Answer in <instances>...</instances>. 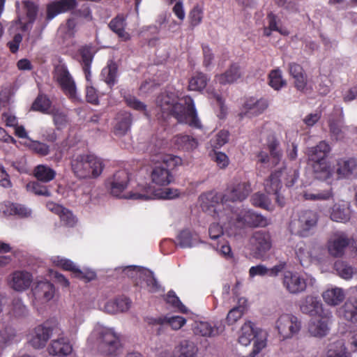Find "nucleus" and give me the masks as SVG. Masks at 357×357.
Segmentation results:
<instances>
[{
	"label": "nucleus",
	"mask_w": 357,
	"mask_h": 357,
	"mask_svg": "<svg viewBox=\"0 0 357 357\" xmlns=\"http://www.w3.org/2000/svg\"><path fill=\"white\" fill-rule=\"evenodd\" d=\"M33 174L39 181L47 183L53 180L56 176V172L47 165H40L34 168Z\"/></svg>",
	"instance_id": "42"
},
{
	"label": "nucleus",
	"mask_w": 357,
	"mask_h": 357,
	"mask_svg": "<svg viewBox=\"0 0 357 357\" xmlns=\"http://www.w3.org/2000/svg\"><path fill=\"white\" fill-rule=\"evenodd\" d=\"M26 188L29 191L37 195L45 197L51 196V192L45 185H43L38 181L30 182L26 185Z\"/></svg>",
	"instance_id": "54"
},
{
	"label": "nucleus",
	"mask_w": 357,
	"mask_h": 357,
	"mask_svg": "<svg viewBox=\"0 0 357 357\" xmlns=\"http://www.w3.org/2000/svg\"><path fill=\"white\" fill-rule=\"evenodd\" d=\"M77 7L76 0H54L47 6V22L41 28L43 31L49 21L54 19L57 15L63 13H73V10Z\"/></svg>",
	"instance_id": "10"
},
{
	"label": "nucleus",
	"mask_w": 357,
	"mask_h": 357,
	"mask_svg": "<svg viewBox=\"0 0 357 357\" xmlns=\"http://www.w3.org/2000/svg\"><path fill=\"white\" fill-rule=\"evenodd\" d=\"M61 220L66 225L72 227L75 224V218L68 209L63 208V211L59 213Z\"/></svg>",
	"instance_id": "64"
},
{
	"label": "nucleus",
	"mask_w": 357,
	"mask_h": 357,
	"mask_svg": "<svg viewBox=\"0 0 357 357\" xmlns=\"http://www.w3.org/2000/svg\"><path fill=\"white\" fill-rule=\"evenodd\" d=\"M269 85L275 90H280L287 84L284 79H282V72L277 69L271 71L269 76Z\"/></svg>",
	"instance_id": "50"
},
{
	"label": "nucleus",
	"mask_w": 357,
	"mask_h": 357,
	"mask_svg": "<svg viewBox=\"0 0 357 357\" xmlns=\"http://www.w3.org/2000/svg\"><path fill=\"white\" fill-rule=\"evenodd\" d=\"M222 328L219 327L213 326L207 321L195 322L193 326V331L195 334L199 335L204 337H212L218 335Z\"/></svg>",
	"instance_id": "33"
},
{
	"label": "nucleus",
	"mask_w": 357,
	"mask_h": 357,
	"mask_svg": "<svg viewBox=\"0 0 357 357\" xmlns=\"http://www.w3.org/2000/svg\"><path fill=\"white\" fill-rule=\"evenodd\" d=\"M241 77L240 67L232 64L224 73L215 76V80L220 84H232Z\"/></svg>",
	"instance_id": "31"
},
{
	"label": "nucleus",
	"mask_w": 357,
	"mask_h": 357,
	"mask_svg": "<svg viewBox=\"0 0 357 357\" xmlns=\"http://www.w3.org/2000/svg\"><path fill=\"white\" fill-rule=\"evenodd\" d=\"M117 69L116 63L110 61L102 70L101 75L102 79L110 87L116 82Z\"/></svg>",
	"instance_id": "44"
},
{
	"label": "nucleus",
	"mask_w": 357,
	"mask_h": 357,
	"mask_svg": "<svg viewBox=\"0 0 357 357\" xmlns=\"http://www.w3.org/2000/svg\"><path fill=\"white\" fill-rule=\"evenodd\" d=\"M296 254L303 266H308L312 260L317 259L310 248L305 245H298Z\"/></svg>",
	"instance_id": "43"
},
{
	"label": "nucleus",
	"mask_w": 357,
	"mask_h": 357,
	"mask_svg": "<svg viewBox=\"0 0 357 357\" xmlns=\"http://www.w3.org/2000/svg\"><path fill=\"white\" fill-rule=\"evenodd\" d=\"M250 183L248 182L239 183L226 190L222 200L223 203L241 202L251 192Z\"/></svg>",
	"instance_id": "16"
},
{
	"label": "nucleus",
	"mask_w": 357,
	"mask_h": 357,
	"mask_svg": "<svg viewBox=\"0 0 357 357\" xmlns=\"http://www.w3.org/2000/svg\"><path fill=\"white\" fill-rule=\"evenodd\" d=\"M266 145L270 152V157L266 153L261 151L257 155L258 161L261 163L267 164L268 167L280 165L278 170L281 169L282 174H284L286 168L284 166V162L282 161V152L278 149L279 142L274 136L271 135L268 138Z\"/></svg>",
	"instance_id": "6"
},
{
	"label": "nucleus",
	"mask_w": 357,
	"mask_h": 357,
	"mask_svg": "<svg viewBox=\"0 0 357 357\" xmlns=\"http://www.w3.org/2000/svg\"><path fill=\"white\" fill-rule=\"evenodd\" d=\"M166 318V324L169 327H171L174 330L180 329L185 324V319L180 316L172 317L169 318Z\"/></svg>",
	"instance_id": "62"
},
{
	"label": "nucleus",
	"mask_w": 357,
	"mask_h": 357,
	"mask_svg": "<svg viewBox=\"0 0 357 357\" xmlns=\"http://www.w3.org/2000/svg\"><path fill=\"white\" fill-rule=\"evenodd\" d=\"M330 134L333 139L340 140L344 137V133L339 123L335 120L329 121Z\"/></svg>",
	"instance_id": "58"
},
{
	"label": "nucleus",
	"mask_w": 357,
	"mask_h": 357,
	"mask_svg": "<svg viewBox=\"0 0 357 357\" xmlns=\"http://www.w3.org/2000/svg\"><path fill=\"white\" fill-rule=\"evenodd\" d=\"M15 337L14 330L9 326L0 329V343L6 344Z\"/></svg>",
	"instance_id": "63"
},
{
	"label": "nucleus",
	"mask_w": 357,
	"mask_h": 357,
	"mask_svg": "<svg viewBox=\"0 0 357 357\" xmlns=\"http://www.w3.org/2000/svg\"><path fill=\"white\" fill-rule=\"evenodd\" d=\"M207 82L208 78L204 74L197 73L190 79L188 88L191 91H200L206 87Z\"/></svg>",
	"instance_id": "47"
},
{
	"label": "nucleus",
	"mask_w": 357,
	"mask_h": 357,
	"mask_svg": "<svg viewBox=\"0 0 357 357\" xmlns=\"http://www.w3.org/2000/svg\"><path fill=\"white\" fill-rule=\"evenodd\" d=\"M11 312L16 317H24L27 314V308L20 298H15L12 301Z\"/></svg>",
	"instance_id": "55"
},
{
	"label": "nucleus",
	"mask_w": 357,
	"mask_h": 357,
	"mask_svg": "<svg viewBox=\"0 0 357 357\" xmlns=\"http://www.w3.org/2000/svg\"><path fill=\"white\" fill-rule=\"evenodd\" d=\"M32 282L31 275L26 271H15L10 275V287L17 291L27 289Z\"/></svg>",
	"instance_id": "22"
},
{
	"label": "nucleus",
	"mask_w": 357,
	"mask_h": 357,
	"mask_svg": "<svg viewBox=\"0 0 357 357\" xmlns=\"http://www.w3.org/2000/svg\"><path fill=\"white\" fill-rule=\"evenodd\" d=\"M124 100L128 107L139 112H142L146 116H149L146 110V105L135 96L131 95L125 96Z\"/></svg>",
	"instance_id": "53"
},
{
	"label": "nucleus",
	"mask_w": 357,
	"mask_h": 357,
	"mask_svg": "<svg viewBox=\"0 0 357 357\" xmlns=\"http://www.w3.org/2000/svg\"><path fill=\"white\" fill-rule=\"evenodd\" d=\"M154 166L151 173V181L158 185H167L173 181L171 169L181 162V158L172 155H155L152 160Z\"/></svg>",
	"instance_id": "4"
},
{
	"label": "nucleus",
	"mask_w": 357,
	"mask_h": 357,
	"mask_svg": "<svg viewBox=\"0 0 357 357\" xmlns=\"http://www.w3.org/2000/svg\"><path fill=\"white\" fill-rule=\"evenodd\" d=\"M245 311V307L243 305H238L233 307L227 314L226 321L229 325L235 324L239 319L241 318Z\"/></svg>",
	"instance_id": "56"
},
{
	"label": "nucleus",
	"mask_w": 357,
	"mask_h": 357,
	"mask_svg": "<svg viewBox=\"0 0 357 357\" xmlns=\"http://www.w3.org/2000/svg\"><path fill=\"white\" fill-rule=\"evenodd\" d=\"M47 350L52 356H67L72 352L73 348L67 338L61 337L52 340Z\"/></svg>",
	"instance_id": "26"
},
{
	"label": "nucleus",
	"mask_w": 357,
	"mask_h": 357,
	"mask_svg": "<svg viewBox=\"0 0 357 357\" xmlns=\"http://www.w3.org/2000/svg\"><path fill=\"white\" fill-rule=\"evenodd\" d=\"M312 166L317 178L324 179L329 177L330 168L326 160L312 162Z\"/></svg>",
	"instance_id": "48"
},
{
	"label": "nucleus",
	"mask_w": 357,
	"mask_h": 357,
	"mask_svg": "<svg viewBox=\"0 0 357 357\" xmlns=\"http://www.w3.org/2000/svg\"><path fill=\"white\" fill-rule=\"evenodd\" d=\"M54 77L66 95H68L70 98H75V84L65 66H58L56 67Z\"/></svg>",
	"instance_id": "12"
},
{
	"label": "nucleus",
	"mask_w": 357,
	"mask_h": 357,
	"mask_svg": "<svg viewBox=\"0 0 357 357\" xmlns=\"http://www.w3.org/2000/svg\"><path fill=\"white\" fill-rule=\"evenodd\" d=\"M72 14L75 17L82 18L87 22L91 21L93 19L91 10L88 3H84L73 10Z\"/></svg>",
	"instance_id": "52"
},
{
	"label": "nucleus",
	"mask_w": 357,
	"mask_h": 357,
	"mask_svg": "<svg viewBox=\"0 0 357 357\" xmlns=\"http://www.w3.org/2000/svg\"><path fill=\"white\" fill-rule=\"evenodd\" d=\"M282 282L290 294H298L305 291L307 287H313L316 280L307 273L298 274L287 271L284 274Z\"/></svg>",
	"instance_id": "5"
},
{
	"label": "nucleus",
	"mask_w": 357,
	"mask_h": 357,
	"mask_svg": "<svg viewBox=\"0 0 357 357\" xmlns=\"http://www.w3.org/2000/svg\"><path fill=\"white\" fill-rule=\"evenodd\" d=\"M350 240L343 233L335 234L328 243V251L334 257H342L349 245Z\"/></svg>",
	"instance_id": "19"
},
{
	"label": "nucleus",
	"mask_w": 357,
	"mask_h": 357,
	"mask_svg": "<svg viewBox=\"0 0 357 357\" xmlns=\"http://www.w3.org/2000/svg\"><path fill=\"white\" fill-rule=\"evenodd\" d=\"M350 210L347 204H335L331 213V218L335 222H346L349 220Z\"/></svg>",
	"instance_id": "41"
},
{
	"label": "nucleus",
	"mask_w": 357,
	"mask_h": 357,
	"mask_svg": "<svg viewBox=\"0 0 357 357\" xmlns=\"http://www.w3.org/2000/svg\"><path fill=\"white\" fill-rule=\"evenodd\" d=\"M132 268L133 271L139 273V278L146 282L149 291L156 292L159 291L160 285L158 284L152 271L140 266H134Z\"/></svg>",
	"instance_id": "32"
},
{
	"label": "nucleus",
	"mask_w": 357,
	"mask_h": 357,
	"mask_svg": "<svg viewBox=\"0 0 357 357\" xmlns=\"http://www.w3.org/2000/svg\"><path fill=\"white\" fill-rule=\"evenodd\" d=\"M156 104L164 117L172 116L180 123L188 124L197 129L202 128L190 96L179 98L173 93H162L158 97Z\"/></svg>",
	"instance_id": "1"
},
{
	"label": "nucleus",
	"mask_w": 357,
	"mask_h": 357,
	"mask_svg": "<svg viewBox=\"0 0 357 357\" xmlns=\"http://www.w3.org/2000/svg\"><path fill=\"white\" fill-rule=\"evenodd\" d=\"M261 333H264V332L257 328H255L254 324L251 321H247L241 327L238 342L243 346H248L255 337L261 335Z\"/></svg>",
	"instance_id": "24"
},
{
	"label": "nucleus",
	"mask_w": 357,
	"mask_h": 357,
	"mask_svg": "<svg viewBox=\"0 0 357 357\" xmlns=\"http://www.w3.org/2000/svg\"><path fill=\"white\" fill-rule=\"evenodd\" d=\"M337 274L345 280L351 279L356 272V269L349 263L338 260L334 264Z\"/></svg>",
	"instance_id": "45"
},
{
	"label": "nucleus",
	"mask_w": 357,
	"mask_h": 357,
	"mask_svg": "<svg viewBox=\"0 0 357 357\" xmlns=\"http://www.w3.org/2000/svg\"><path fill=\"white\" fill-rule=\"evenodd\" d=\"M23 5L26 14V17L29 19V22L30 23H33L38 13L37 6L34 3L29 1H24Z\"/></svg>",
	"instance_id": "59"
},
{
	"label": "nucleus",
	"mask_w": 357,
	"mask_h": 357,
	"mask_svg": "<svg viewBox=\"0 0 357 357\" xmlns=\"http://www.w3.org/2000/svg\"><path fill=\"white\" fill-rule=\"evenodd\" d=\"M197 352V348L194 342L189 340H183L179 346L178 357H195Z\"/></svg>",
	"instance_id": "49"
},
{
	"label": "nucleus",
	"mask_w": 357,
	"mask_h": 357,
	"mask_svg": "<svg viewBox=\"0 0 357 357\" xmlns=\"http://www.w3.org/2000/svg\"><path fill=\"white\" fill-rule=\"evenodd\" d=\"M178 196L177 189L165 188L149 192L147 190L144 193H130L126 198L130 199L148 200L153 199H171Z\"/></svg>",
	"instance_id": "18"
},
{
	"label": "nucleus",
	"mask_w": 357,
	"mask_h": 357,
	"mask_svg": "<svg viewBox=\"0 0 357 357\" xmlns=\"http://www.w3.org/2000/svg\"><path fill=\"white\" fill-rule=\"evenodd\" d=\"M331 150L330 146L325 141H321L316 146L308 150L307 155L312 162L326 160V157Z\"/></svg>",
	"instance_id": "30"
},
{
	"label": "nucleus",
	"mask_w": 357,
	"mask_h": 357,
	"mask_svg": "<svg viewBox=\"0 0 357 357\" xmlns=\"http://www.w3.org/2000/svg\"><path fill=\"white\" fill-rule=\"evenodd\" d=\"M166 301L181 312H184L185 310V307L182 304L179 298L176 296L174 291H169L167 293Z\"/></svg>",
	"instance_id": "61"
},
{
	"label": "nucleus",
	"mask_w": 357,
	"mask_h": 357,
	"mask_svg": "<svg viewBox=\"0 0 357 357\" xmlns=\"http://www.w3.org/2000/svg\"><path fill=\"white\" fill-rule=\"evenodd\" d=\"M337 166L336 173L339 178L357 176V160L354 158L341 159L338 160Z\"/></svg>",
	"instance_id": "23"
},
{
	"label": "nucleus",
	"mask_w": 357,
	"mask_h": 357,
	"mask_svg": "<svg viewBox=\"0 0 357 357\" xmlns=\"http://www.w3.org/2000/svg\"><path fill=\"white\" fill-rule=\"evenodd\" d=\"M331 317L317 316L312 319L308 326V331L310 335L318 337L326 336L329 331L328 324Z\"/></svg>",
	"instance_id": "21"
},
{
	"label": "nucleus",
	"mask_w": 357,
	"mask_h": 357,
	"mask_svg": "<svg viewBox=\"0 0 357 357\" xmlns=\"http://www.w3.org/2000/svg\"><path fill=\"white\" fill-rule=\"evenodd\" d=\"M229 132L227 130H220L215 139L211 140L212 146L215 149H219L225 144L228 141Z\"/></svg>",
	"instance_id": "60"
},
{
	"label": "nucleus",
	"mask_w": 357,
	"mask_h": 357,
	"mask_svg": "<svg viewBox=\"0 0 357 357\" xmlns=\"http://www.w3.org/2000/svg\"><path fill=\"white\" fill-rule=\"evenodd\" d=\"M93 49L89 46L84 47L80 50L82 69L87 81H90V68L93 59Z\"/></svg>",
	"instance_id": "36"
},
{
	"label": "nucleus",
	"mask_w": 357,
	"mask_h": 357,
	"mask_svg": "<svg viewBox=\"0 0 357 357\" xmlns=\"http://www.w3.org/2000/svg\"><path fill=\"white\" fill-rule=\"evenodd\" d=\"M300 310L303 313L311 317H332L331 312L329 310L323 308V304L321 300L314 296H306L301 302Z\"/></svg>",
	"instance_id": "11"
},
{
	"label": "nucleus",
	"mask_w": 357,
	"mask_h": 357,
	"mask_svg": "<svg viewBox=\"0 0 357 357\" xmlns=\"http://www.w3.org/2000/svg\"><path fill=\"white\" fill-rule=\"evenodd\" d=\"M340 317L351 323L357 322V298H349L339 308Z\"/></svg>",
	"instance_id": "28"
},
{
	"label": "nucleus",
	"mask_w": 357,
	"mask_h": 357,
	"mask_svg": "<svg viewBox=\"0 0 357 357\" xmlns=\"http://www.w3.org/2000/svg\"><path fill=\"white\" fill-rule=\"evenodd\" d=\"M173 142L178 149L185 151L193 150L198 146L197 140L187 135H179L175 136L173 138Z\"/></svg>",
	"instance_id": "35"
},
{
	"label": "nucleus",
	"mask_w": 357,
	"mask_h": 357,
	"mask_svg": "<svg viewBox=\"0 0 357 357\" xmlns=\"http://www.w3.org/2000/svg\"><path fill=\"white\" fill-rule=\"evenodd\" d=\"M96 340L98 351L107 356H116L122 349L120 335L112 328L97 325L91 335Z\"/></svg>",
	"instance_id": "2"
},
{
	"label": "nucleus",
	"mask_w": 357,
	"mask_h": 357,
	"mask_svg": "<svg viewBox=\"0 0 357 357\" xmlns=\"http://www.w3.org/2000/svg\"><path fill=\"white\" fill-rule=\"evenodd\" d=\"M250 243L257 258L263 257L271 248L270 234L265 231H255L250 238Z\"/></svg>",
	"instance_id": "15"
},
{
	"label": "nucleus",
	"mask_w": 357,
	"mask_h": 357,
	"mask_svg": "<svg viewBox=\"0 0 357 357\" xmlns=\"http://www.w3.org/2000/svg\"><path fill=\"white\" fill-rule=\"evenodd\" d=\"M100 158L91 154L74 155L71 160V169L78 178H91L99 176L103 169Z\"/></svg>",
	"instance_id": "3"
},
{
	"label": "nucleus",
	"mask_w": 357,
	"mask_h": 357,
	"mask_svg": "<svg viewBox=\"0 0 357 357\" xmlns=\"http://www.w3.org/2000/svg\"><path fill=\"white\" fill-rule=\"evenodd\" d=\"M32 291L35 299L41 303L50 301L55 291L54 285L47 280L38 282Z\"/></svg>",
	"instance_id": "20"
},
{
	"label": "nucleus",
	"mask_w": 357,
	"mask_h": 357,
	"mask_svg": "<svg viewBox=\"0 0 357 357\" xmlns=\"http://www.w3.org/2000/svg\"><path fill=\"white\" fill-rule=\"evenodd\" d=\"M50 107V100L44 96H39L32 105L33 110L45 112Z\"/></svg>",
	"instance_id": "57"
},
{
	"label": "nucleus",
	"mask_w": 357,
	"mask_h": 357,
	"mask_svg": "<svg viewBox=\"0 0 357 357\" xmlns=\"http://www.w3.org/2000/svg\"><path fill=\"white\" fill-rule=\"evenodd\" d=\"M236 220L240 227L245 226L266 227L269 223L266 218L250 210L241 211L236 215Z\"/></svg>",
	"instance_id": "14"
},
{
	"label": "nucleus",
	"mask_w": 357,
	"mask_h": 357,
	"mask_svg": "<svg viewBox=\"0 0 357 357\" xmlns=\"http://www.w3.org/2000/svg\"><path fill=\"white\" fill-rule=\"evenodd\" d=\"M129 181V174L127 171L122 169L116 172L107 181L110 193L115 197L127 199L126 197H128L131 192L123 196H121V194L127 188Z\"/></svg>",
	"instance_id": "13"
},
{
	"label": "nucleus",
	"mask_w": 357,
	"mask_h": 357,
	"mask_svg": "<svg viewBox=\"0 0 357 357\" xmlns=\"http://www.w3.org/2000/svg\"><path fill=\"white\" fill-rule=\"evenodd\" d=\"M318 220V215L311 210H304L299 213L297 220V233L301 236L307 235L308 231L314 228Z\"/></svg>",
	"instance_id": "17"
},
{
	"label": "nucleus",
	"mask_w": 357,
	"mask_h": 357,
	"mask_svg": "<svg viewBox=\"0 0 357 357\" xmlns=\"http://www.w3.org/2000/svg\"><path fill=\"white\" fill-rule=\"evenodd\" d=\"M282 171L275 170L271 174L269 178L265 183V190L269 194L276 195L282 187L280 177L282 175Z\"/></svg>",
	"instance_id": "40"
},
{
	"label": "nucleus",
	"mask_w": 357,
	"mask_h": 357,
	"mask_svg": "<svg viewBox=\"0 0 357 357\" xmlns=\"http://www.w3.org/2000/svg\"><path fill=\"white\" fill-rule=\"evenodd\" d=\"M252 204L266 210H271V199L264 194L257 192L251 197Z\"/></svg>",
	"instance_id": "51"
},
{
	"label": "nucleus",
	"mask_w": 357,
	"mask_h": 357,
	"mask_svg": "<svg viewBox=\"0 0 357 357\" xmlns=\"http://www.w3.org/2000/svg\"><path fill=\"white\" fill-rule=\"evenodd\" d=\"M0 213L4 215H15L20 218H26L31 215V211L22 204L6 202L0 204Z\"/></svg>",
	"instance_id": "25"
},
{
	"label": "nucleus",
	"mask_w": 357,
	"mask_h": 357,
	"mask_svg": "<svg viewBox=\"0 0 357 357\" xmlns=\"http://www.w3.org/2000/svg\"><path fill=\"white\" fill-rule=\"evenodd\" d=\"M52 261L54 264L58 266L62 267L66 271H72L75 275L80 278H84L83 273L69 259L61 257L59 256L52 257ZM95 277L93 273H90L87 277H86L88 281L91 280Z\"/></svg>",
	"instance_id": "27"
},
{
	"label": "nucleus",
	"mask_w": 357,
	"mask_h": 357,
	"mask_svg": "<svg viewBox=\"0 0 357 357\" xmlns=\"http://www.w3.org/2000/svg\"><path fill=\"white\" fill-rule=\"evenodd\" d=\"M275 327L283 338H290L300 331L301 323L294 315L284 314L278 319Z\"/></svg>",
	"instance_id": "8"
},
{
	"label": "nucleus",
	"mask_w": 357,
	"mask_h": 357,
	"mask_svg": "<svg viewBox=\"0 0 357 357\" xmlns=\"http://www.w3.org/2000/svg\"><path fill=\"white\" fill-rule=\"evenodd\" d=\"M327 357H351V353L346 347L342 340L331 344L326 351Z\"/></svg>",
	"instance_id": "39"
},
{
	"label": "nucleus",
	"mask_w": 357,
	"mask_h": 357,
	"mask_svg": "<svg viewBox=\"0 0 357 357\" xmlns=\"http://www.w3.org/2000/svg\"><path fill=\"white\" fill-rule=\"evenodd\" d=\"M57 329L55 324L45 322L36 327L29 340L31 345L34 349H42L45 347L47 341Z\"/></svg>",
	"instance_id": "7"
},
{
	"label": "nucleus",
	"mask_w": 357,
	"mask_h": 357,
	"mask_svg": "<svg viewBox=\"0 0 357 357\" xmlns=\"http://www.w3.org/2000/svg\"><path fill=\"white\" fill-rule=\"evenodd\" d=\"M132 122V114L130 112H123L118 114L117 123L114 132L117 135H123L129 130Z\"/></svg>",
	"instance_id": "34"
},
{
	"label": "nucleus",
	"mask_w": 357,
	"mask_h": 357,
	"mask_svg": "<svg viewBox=\"0 0 357 357\" xmlns=\"http://www.w3.org/2000/svg\"><path fill=\"white\" fill-rule=\"evenodd\" d=\"M109 28L123 40H128L130 35L125 31L126 20L123 15H118L112 19L109 24Z\"/></svg>",
	"instance_id": "38"
},
{
	"label": "nucleus",
	"mask_w": 357,
	"mask_h": 357,
	"mask_svg": "<svg viewBox=\"0 0 357 357\" xmlns=\"http://www.w3.org/2000/svg\"><path fill=\"white\" fill-rule=\"evenodd\" d=\"M268 102L264 99L255 100L250 99L245 103V112L243 115L249 118L258 116L267 108Z\"/></svg>",
	"instance_id": "29"
},
{
	"label": "nucleus",
	"mask_w": 357,
	"mask_h": 357,
	"mask_svg": "<svg viewBox=\"0 0 357 357\" xmlns=\"http://www.w3.org/2000/svg\"><path fill=\"white\" fill-rule=\"evenodd\" d=\"M178 243L181 248H188L193 246L197 241L196 235L193 234L190 230L184 229L181 231L176 237Z\"/></svg>",
	"instance_id": "46"
},
{
	"label": "nucleus",
	"mask_w": 357,
	"mask_h": 357,
	"mask_svg": "<svg viewBox=\"0 0 357 357\" xmlns=\"http://www.w3.org/2000/svg\"><path fill=\"white\" fill-rule=\"evenodd\" d=\"M223 195H220L216 192H210L201 196L202 207L203 210L208 212L209 214L217 216L221 218L223 213L221 212L224 206H229V203H223L222 198Z\"/></svg>",
	"instance_id": "9"
},
{
	"label": "nucleus",
	"mask_w": 357,
	"mask_h": 357,
	"mask_svg": "<svg viewBox=\"0 0 357 357\" xmlns=\"http://www.w3.org/2000/svg\"><path fill=\"white\" fill-rule=\"evenodd\" d=\"M322 297L328 305L335 306L343 301L344 294L342 289L335 287L325 291L322 294Z\"/></svg>",
	"instance_id": "37"
}]
</instances>
